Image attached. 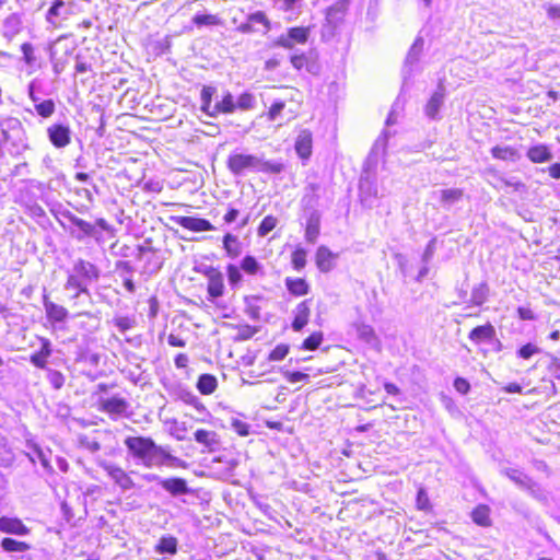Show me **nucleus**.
I'll list each match as a JSON object with an SVG mask.
<instances>
[{
  "instance_id": "27",
  "label": "nucleus",
  "mask_w": 560,
  "mask_h": 560,
  "mask_svg": "<svg viewBox=\"0 0 560 560\" xmlns=\"http://www.w3.org/2000/svg\"><path fill=\"white\" fill-rule=\"evenodd\" d=\"M358 337L368 345L375 346L378 343V338L371 325L364 323L354 324Z\"/></svg>"
},
{
  "instance_id": "38",
  "label": "nucleus",
  "mask_w": 560,
  "mask_h": 560,
  "mask_svg": "<svg viewBox=\"0 0 560 560\" xmlns=\"http://www.w3.org/2000/svg\"><path fill=\"white\" fill-rule=\"evenodd\" d=\"M499 188H505L506 191H517V192H525L526 187L525 184H523L520 179L515 177H511L509 179L506 178H500L498 183Z\"/></svg>"
},
{
  "instance_id": "17",
  "label": "nucleus",
  "mask_w": 560,
  "mask_h": 560,
  "mask_svg": "<svg viewBox=\"0 0 560 560\" xmlns=\"http://www.w3.org/2000/svg\"><path fill=\"white\" fill-rule=\"evenodd\" d=\"M160 486L173 497L188 494L190 492L187 481L178 477L161 480Z\"/></svg>"
},
{
  "instance_id": "3",
  "label": "nucleus",
  "mask_w": 560,
  "mask_h": 560,
  "mask_svg": "<svg viewBox=\"0 0 560 560\" xmlns=\"http://www.w3.org/2000/svg\"><path fill=\"white\" fill-rule=\"evenodd\" d=\"M0 130L4 140L11 142L19 150L30 149L26 132L19 118L0 116Z\"/></svg>"
},
{
  "instance_id": "63",
  "label": "nucleus",
  "mask_w": 560,
  "mask_h": 560,
  "mask_svg": "<svg viewBox=\"0 0 560 560\" xmlns=\"http://www.w3.org/2000/svg\"><path fill=\"white\" fill-rule=\"evenodd\" d=\"M291 63L294 69L301 70L307 66V58L305 55H293L291 57Z\"/></svg>"
},
{
  "instance_id": "57",
  "label": "nucleus",
  "mask_w": 560,
  "mask_h": 560,
  "mask_svg": "<svg viewBox=\"0 0 560 560\" xmlns=\"http://www.w3.org/2000/svg\"><path fill=\"white\" fill-rule=\"evenodd\" d=\"M247 20L252 23V25L254 23H259V24H264L267 30L270 28V22L267 19L266 14L261 11H257V12L249 14Z\"/></svg>"
},
{
  "instance_id": "37",
  "label": "nucleus",
  "mask_w": 560,
  "mask_h": 560,
  "mask_svg": "<svg viewBox=\"0 0 560 560\" xmlns=\"http://www.w3.org/2000/svg\"><path fill=\"white\" fill-rule=\"evenodd\" d=\"M1 547L7 552H25L30 549V545L24 541H19L12 538H3Z\"/></svg>"
},
{
  "instance_id": "45",
  "label": "nucleus",
  "mask_w": 560,
  "mask_h": 560,
  "mask_svg": "<svg viewBox=\"0 0 560 560\" xmlns=\"http://www.w3.org/2000/svg\"><path fill=\"white\" fill-rule=\"evenodd\" d=\"M66 2L63 0H56L52 5L49 8L46 19L49 23H54V19L67 15V12L63 11Z\"/></svg>"
},
{
  "instance_id": "5",
  "label": "nucleus",
  "mask_w": 560,
  "mask_h": 560,
  "mask_svg": "<svg viewBox=\"0 0 560 560\" xmlns=\"http://www.w3.org/2000/svg\"><path fill=\"white\" fill-rule=\"evenodd\" d=\"M310 36L307 27H291L287 34L280 35L275 42V46L292 49L295 44H305Z\"/></svg>"
},
{
  "instance_id": "31",
  "label": "nucleus",
  "mask_w": 560,
  "mask_h": 560,
  "mask_svg": "<svg viewBox=\"0 0 560 560\" xmlns=\"http://www.w3.org/2000/svg\"><path fill=\"white\" fill-rule=\"evenodd\" d=\"M223 248L231 258H236L242 253V246L237 236L228 233L223 237Z\"/></svg>"
},
{
  "instance_id": "29",
  "label": "nucleus",
  "mask_w": 560,
  "mask_h": 560,
  "mask_svg": "<svg viewBox=\"0 0 560 560\" xmlns=\"http://www.w3.org/2000/svg\"><path fill=\"white\" fill-rule=\"evenodd\" d=\"M285 287L288 291L295 295V296H302L306 295L310 290V285L307 282L302 278H287L285 279Z\"/></svg>"
},
{
  "instance_id": "42",
  "label": "nucleus",
  "mask_w": 560,
  "mask_h": 560,
  "mask_svg": "<svg viewBox=\"0 0 560 560\" xmlns=\"http://www.w3.org/2000/svg\"><path fill=\"white\" fill-rule=\"evenodd\" d=\"M46 372H47L46 377H47L49 384L51 385V387L54 389L62 388V386L65 385V381H66L65 375L61 372L52 370V369H47Z\"/></svg>"
},
{
  "instance_id": "14",
  "label": "nucleus",
  "mask_w": 560,
  "mask_h": 560,
  "mask_svg": "<svg viewBox=\"0 0 560 560\" xmlns=\"http://www.w3.org/2000/svg\"><path fill=\"white\" fill-rule=\"evenodd\" d=\"M433 196L443 208L450 209L463 199L464 191L459 188H447L434 191Z\"/></svg>"
},
{
  "instance_id": "4",
  "label": "nucleus",
  "mask_w": 560,
  "mask_h": 560,
  "mask_svg": "<svg viewBox=\"0 0 560 560\" xmlns=\"http://www.w3.org/2000/svg\"><path fill=\"white\" fill-rule=\"evenodd\" d=\"M23 30L21 13L12 12L0 20V34L8 42H12Z\"/></svg>"
},
{
  "instance_id": "7",
  "label": "nucleus",
  "mask_w": 560,
  "mask_h": 560,
  "mask_svg": "<svg viewBox=\"0 0 560 560\" xmlns=\"http://www.w3.org/2000/svg\"><path fill=\"white\" fill-rule=\"evenodd\" d=\"M171 220L182 228L194 232L213 231L215 229L210 221L202 218L175 215Z\"/></svg>"
},
{
  "instance_id": "26",
  "label": "nucleus",
  "mask_w": 560,
  "mask_h": 560,
  "mask_svg": "<svg viewBox=\"0 0 560 560\" xmlns=\"http://www.w3.org/2000/svg\"><path fill=\"white\" fill-rule=\"evenodd\" d=\"M423 45H424V40L421 37L416 38V40L413 42L412 46L410 47V49L407 54L406 61H405V70L404 71L406 73L410 74L411 70L408 69V67L415 65L419 60V57L423 49Z\"/></svg>"
},
{
  "instance_id": "54",
  "label": "nucleus",
  "mask_w": 560,
  "mask_h": 560,
  "mask_svg": "<svg viewBox=\"0 0 560 560\" xmlns=\"http://www.w3.org/2000/svg\"><path fill=\"white\" fill-rule=\"evenodd\" d=\"M79 442L82 447L90 451L91 453H96L101 450V444L96 440L90 439L89 436H81Z\"/></svg>"
},
{
  "instance_id": "51",
  "label": "nucleus",
  "mask_w": 560,
  "mask_h": 560,
  "mask_svg": "<svg viewBox=\"0 0 560 560\" xmlns=\"http://www.w3.org/2000/svg\"><path fill=\"white\" fill-rule=\"evenodd\" d=\"M114 324L120 332H126L136 325V320L128 316H119L114 318Z\"/></svg>"
},
{
  "instance_id": "22",
  "label": "nucleus",
  "mask_w": 560,
  "mask_h": 560,
  "mask_svg": "<svg viewBox=\"0 0 560 560\" xmlns=\"http://www.w3.org/2000/svg\"><path fill=\"white\" fill-rule=\"evenodd\" d=\"M195 440L207 447L210 452L215 451L219 446L218 434L214 431L198 429L195 432Z\"/></svg>"
},
{
  "instance_id": "24",
  "label": "nucleus",
  "mask_w": 560,
  "mask_h": 560,
  "mask_svg": "<svg viewBox=\"0 0 560 560\" xmlns=\"http://www.w3.org/2000/svg\"><path fill=\"white\" fill-rule=\"evenodd\" d=\"M360 197L363 203L369 207L373 206V199L377 197L376 186L368 178L360 180Z\"/></svg>"
},
{
  "instance_id": "48",
  "label": "nucleus",
  "mask_w": 560,
  "mask_h": 560,
  "mask_svg": "<svg viewBox=\"0 0 560 560\" xmlns=\"http://www.w3.org/2000/svg\"><path fill=\"white\" fill-rule=\"evenodd\" d=\"M256 104L255 96L252 93H243L238 96L237 103L235 104L237 108L242 110H248L254 108Z\"/></svg>"
},
{
  "instance_id": "32",
  "label": "nucleus",
  "mask_w": 560,
  "mask_h": 560,
  "mask_svg": "<svg viewBox=\"0 0 560 560\" xmlns=\"http://www.w3.org/2000/svg\"><path fill=\"white\" fill-rule=\"evenodd\" d=\"M218 387L215 376L211 374H201L197 382V388L202 395L212 394Z\"/></svg>"
},
{
  "instance_id": "2",
  "label": "nucleus",
  "mask_w": 560,
  "mask_h": 560,
  "mask_svg": "<svg viewBox=\"0 0 560 560\" xmlns=\"http://www.w3.org/2000/svg\"><path fill=\"white\" fill-rule=\"evenodd\" d=\"M226 166L234 175H242L245 171L279 174L283 170V165L279 162L264 161L256 155L243 153L230 154Z\"/></svg>"
},
{
  "instance_id": "16",
  "label": "nucleus",
  "mask_w": 560,
  "mask_h": 560,
  "mask_svg": "<svg viewBox=\"0 0 560 560\" xmlns=\"http://www.w3.org/2000/svg\"><path fill=\"white\" fill-rule=\"evenodd\" d=\"M337 257V254H334L328 247L322 245L316 250V266L322 272H329L334 269Z\"/></svg>"
},
{
  "instance_id": "34",
  "label": "nucleus",
  "mask_w": 560,
  "mask_h": 560,
  "mask_svg": "<svg viewBox=\"0 0 560 560\" xmlns=\"http://www.w3.org/2000/svg\"><path fill=\"white\" fill-rule=\"evenodd\" d=\"M261 300L262 298L258 295L245 296L244 299L245 313L254 320H258L260 317V306L258 303Z\"/></svg>"
},
{
  "instance_id": "15",
  "label": "nucleus",
  "mask_w": 560,
  "mask_h": 560,
  "mask_svg": "<svg viewBox=\"0 0 560 560\" xmlns=\"http://www.w3.org/2000/svg\"><path fill=\"white\" fill-rule=\"evenodd\" d=\"M294 319L292 322V329L301 331L308 323L311 315L310 300L300 302L293 310Z\"/></svg>"
},
{
  "instance_id": "1",
  "label": "nucleus",
  "mask_w": 560,
  "mask_h": 560,
  "mask_svg": "<svg viewBox=\"0 0 560 560\" xmlns=\"http://www.w3.org/2000/svg\"><path fill=\"white\" fill-rule=\"evenodd\" d=\"M129 454L147 468L167 466H182L183 460L173 456L163 446L158 445L151 438L128 436L125 439Z\"/></svg>"
},
{
  "instance_id": "13",
  "label": "nucleus",
  "mask_w": 560,
  "mask_h": 560,
  "mask_svg": "<svg viewBox=\"0 0 560 560\" xmlns=\"http://www.w3.org/2000/svg\"><path fill=\"white\" fill-rule=\"evenodd\" d=\"M445 93V86L440 81L436 91L432 94L424 108L425 115L430 119H438L439 110L444 103Z\"/></svg>"
},
{
  "instance_id": "21",
  "label": "nucleus",
  "mask_w": 560,
  "mask_h": 560,
  "mask_svg": "<svg viewBox=\"0 0 560 560\" xmlns=\"http://www.w3.org/2000/svg\"><path fill=\"white\" fill-rule=\"evenodd\" d=\"M0 530L24 536L28 534V528L19 518L0 517Z\"/></svg>"
},
{
  "instance_id": "12",
  "label": "nucleus",
  "mask_w": 560,
  "mask_h": 560,
  "mask_svg": "<svg viewBox=\"0 0 560 560\" xmlns=\"http://www.w3.org/2000/svg\"><path fill=\"white\" fill-rule=\"evenodd\" d=\"M206 276L208 278V293L211 298H220L224 293V278L221 271L218 269L210 267L206 271Z\"/></svg>"
},
{
  "instance_id": "47",
  "label": "nucleus",
  "mask_w": 560,
  "mask_h": 560,
  "mask_svg": "<svg viewBox=\"0 0 560 560\" xmlns=\"http://www.w3.org/2000/svg\"><path fill=\"white\" fill-rule=\"evenodd\" d=\"M323 338L322 331L313 332L303 341L302 349L308 351L316 350L320 346Z\"/></svg>"
},
{
  "instance_id": "52",
  "label": "nucleus",
  "mask_w": 560,
  "mask_h": 560,
  "mask_svg": "<svg viewBox=\"0 0 560 560\" xmlns=\"http://www.w3.org/2000/svg\"><path fill=\"white\" fill-rule=\"evenodd\" d=\"M226 272H228L229 282L232 287L240 284L241 281L243 280L242 272H241L240 268L236 267L235 265H229L226 267Z\"/></svg>"
},
{
  "instance_id": "9",
  "label": "nucleus",
  "mask_w": 560,
  "mask_h": 560,
  "mask_svg": "<svg viewBox=\"0 0 560 560\" xmlns=\"http://www.w3.org/2000/svg\"><path fill=\"white\" fill-rule=\"evenodd\" d=\"M128 407L127 400L119 397L105 398L100 401V410L108 413L112 419H117L125 415Z\"/></svg>"
},
{
  "instance_id": "53",
  "label": "nucleus",
  "mask_w": 560,
  "mask_h": 560,
  "mask_svg": "<svg viewBox=\"0 0 560 560\" xmlns=\"http://www.w3.org/2000/svg\"><path fill=\"white\" fill-rule=\"evenodd\" d=\"M289 353V346L287 345H278L270 353L268 359L270 361H281Z\"/></svg>"
},
{
  "instance_id": "58",
  "label": "nucleus",
  "mask_w": 560,
  "mask_h": 560,
  "mask_svg": "<svg viewBox=\"0 0 560 560\" xmlns=\"http://www.w3.org/2000/svg\"><path fill=\"white\" fill-rule=\"evenodd\" d=\"M47 359L40 351H36L31 355L30 362L38 369L47 370Z\"/></svg>"
},
{
  "instance_id": "30",
  "label": "nucleus",
  "mask_w": 560,
  "mask_h": 560,
  "mask_svg": "<svg viewBox=\"0 0 560 560\" xmlns=\"http://www.w3.org/2000/svg\"><path fill=\"white\" fill-rule=\"evenodd\" d=\"M178 540L174 536H162L155 546V551L160 555L170 553L175 555L177 552Z\"/></svg>"
},
{
  "instance_id": "33",
  "label": "nucleus",
  "mask_w": 560,
  "mask_h": 560,
  "mask_svg": "<svg viewBox=\"0 0 560 560\" xmlns=\"http://www.w3.org/2000/svg\"><path fill=\"white\" fill-rule=\"evenodd\" d=\"M240 268L250 276H264L262 266L257 261V259L254 256L250 255H247L242 259Z\"/></svg>"
},
{
  "instance_id": "36",
  "label": "nucleus",
  "mask_w": 560,
  "mask_h": 560,
  "mask_svg": "<svg viewBox=\"0 0 560 560\" xmlns=\"http://www.w3.org/2000/svg\"><path fill=\"white\" fill-rule=\"evenodd\" d=\"M492 156L505 161H516L520 158L518 152L509 145H497L492 148Z\"/></svg>"
},
{
  "instance_id": "62",
  "label": "nucleus",
  "mask_w": 560,
  "mask_h": 560,
  "mask_svg": "<svg viewBox=\"0 0 560 560\" xmlns=\"http://www.w3.org/2000/svg\"><path fill=\"white\" fill-rule=\"evenodd\" d=\"M232 427L241 436L249 434V425L242 420H234L232 422Z\"/></svg>"
},
{
  "instance_id": "25",
  "label": "nucleus",
  "mask_w": 560,
  "mask_h": 560,
  "mask_svg": "<svg viewBox=\"0 0 560 560\" xmlns=\"http://www.w3.org/2000/svg\"><path fill=\"white\" fill-rule=\"evenodd\" d=\"M527 158L533 163H544L550 161L552 159V154L548 147L544 144H538L528 149Z\"/></svg>"
},
{
  "instance_id": "20",
  "label": "nucleus",
  "mask_w": 560,
  "mask_h": 560,
  "mask_svg": "<svg viewBox=\"0 0 560 560\" xmlns=\"http://www.w3.org/2000/svg\"><path fill=\"white\" fill-rule=\"evenodd\" d=\"M43 305L47 318L51 322H63L68 317V311L63 306L51 302L47 295H44Z\"/></svg>"
},
{
  "instance_id": "10",
  "label": "nucleus",
  "mask_w": 560,
  "mask_h": 560,
  "mask_svg": "<svg viewBox=\"0 0 560 560\" xmlns=\"http://www.w3.org/2000/svg\"><path fill=\"white\" fill-rule=\"evenodd\" d=\"M73 271L80 276V278L84 281V283H86L88 287L92 282L97 281L100 278L98 268L94 264L83 259L75 261L73 265Z\"/></svg>"
},
{
  "instance_id": "18",
  "label": "nucleus",
  "mask_w": 560,
  "mask_h": 560,
  "mask_svg": "<svg viewBox=\"0 0 560 560\" xmlns=\"http://www.w3.org/2000/svg\"><path fill=\"white\" fill-rule=\"evenodd\" d=\"M65 217L80 230L79 234H74L72 232V235H74L77 240L81 241L85 236H92L97 238L95 226L92 223L84 221L83 219L70 212L65 214Z\"/></svg>"
},
{
  "instance_id": "55",
  "label": "nucleus",
  "mask_w": 560,
  "mask_h": 560,
  "mask_svg": "<svg viewBox=\"0 0 560 560\" xmlns=\"http://www.w3.org/2000/svg\"><path fill=\"white\" fill-rule=\"evenodd\" d=\"M417 508L421 511H428L431 508L428 493L422 488L417 493Z\"/></svg>"
},
{
  "instance_id": "49",
  "label": "nucleus",
  "mask_w": 560,
  "mask_h": 560,
  "mask_svg": "<svg viewBox=\"0 0 560 560\" xmlns=\"http://www.w3.org/2000/svg\"><path fill=\"white\" fill-rule=\"evenodd\" d=\"M306 250L304 248H296L292 254V265L298 271L302 270L306 265Z\"/></svg>"
},
{
  "instance_id": "23",
  "label": "nucleus",
  "mask_w": 560,
  "mask_h": 560,
  "mask_svg": "<svg viewBox=\"0 0 560 560\" xmlns=\"http://www.w3.org/2000/svg\"><path fill=\"white\" fill-rule=\"evenodd\" d=\"M320 215L317 211H312L307 218L305 238L310 243H315L319 234Z\"/></svg>"
},
{
  "instance_id": "60",
  "label": "nucleus",
  "mask_w": 560,
  "mask_h": 560,
  "mask_svg": "<svg viewBox=\"0 0 560 560\" xmlns=\"http://www.w3.org/2000/svg\"><path fill=\"white\" fill-rule=\"evenodd\" d=\"M284 106H285V104L283 101H276L269 109V113H268L269 119L276 120L278 118V116L281 114V112L283 110Z\"/></svg>"
},
{
  "instance_id": "64",
  "label": "nucleus",
  "mask_w": 560,
  "mask_h": 560,
  "mask_svg": "<svg viewBox=\"0 0 560 560\" xmlns=\"http://www.w3.org/2000/svg\"><path fill=\"white\" fill-rule=\"evenodd\" d=\"M546 12L549 19L551 20H560V4H545Z\"/></svg>"
},
{
  "instance_id": "11",
  "label": "nucleus",
  "mask_w": 560,
  "mask_h": 560,
  "mask_svg": "<svg viewBox=\"0 0 560 560\" xmlns=\"http://www.w3.org/2000/svg\"><path fill=\"white\" fill-rule=\"evenodd\" d=\"M502 472L520 488L527 490L529 493L535 492L537 483L524 471L517 468H505L504 470H502Z\"/></svg>"
},
{
  "instance_id": "8",
  "label": "nucleus",
  "mask_w": 560,
  "mask_h": 560,
  "mask_svg": "<svg viewBox=\"0 0 560 560\" xmlns=\"http://www.w3.org/2000/svg\"><path fill=\"white\" fill-rule=\"evenodd\" d=\"M101 467L107 472V475L124 490L133 488L135 483L129 475L119 466L110 463H102Z\"/></svg>"
},
{
  "instance_id": "61",
  "label": "nucleus",
  "mask_w": 560,
  "mask_h": 560,
  "mask_svg": "<svg viewBox=\"0 0 560 560\" xmlns=\"http://www.w3.org/2000/svg\"><path fill=\"white\" fill-rule=\"evenodd\" d=\"M34 454H35V457L39 460V463L42 464V466L46 469V470H51V465L49 463V459L48 457L45 455V453L43 452V450H40L38 446H35L34 447Z\"/></svg>"
},
{
  "instance_id": "6",
  "label": "nucleus",
  "mask_w": 560,
  "mask_h": 560,
  "mask_svg": "<svg viewBox=\"0 0 560 560\" xmlns=\"http://www.w3.org/2000/svg\"><path fill=\"white\" fill-rule=\"evenodd\" d=\"M71 129L65 124H52L47 128V137L57 149L66 148L71 142Z\"/></svg>"
},
{
  "instance_id": "44",
  "label": "nucleus",
  "mask_w": 560,
  "mask_h": 560,
  "mask_svg": "<svg viewBox=\"0 0 560 560\" xmlns=\"http://www.w3.org/2000/svg\"><path fill=\"white\" fill-rule=\"evenodd\" d=\"M277 223H278V219L276 217H273V215L265 217L258 226V230H257L258 235L261 237L266 236L269 232H271L276 228Z\"/></svg>"
},
{
  "instance_id": "50",
  "label": "nucleus",
  "mask_w": 560,
  "mask_h": 560,
  "mask_svg": "<svg viewBox=\"0 0 560 560\" xmlns=\"http://www.w3.org/2000/svg\"><path fill=\"white\" fill-rule=\"evenodd\" d=\"M540 352L541 349L537 345L529 342L518 349L517 355L524 360H529L535 354H538Z\"/></svg>"
},
{
  "instance_id": "19",
  "label": "nucleus",
  "mask_w": 560,
  "mask_h": 560,
  "mask_svg": "<svg viewBox=\"0 0 560 560\" xmlns=\"http://www.w3.org/2000/svg\"><path fill=\"white\" fill-rule=\"evenodd\" d=\"M312 133L302 130L295 140V151L301 159L307 160L312 154Z\"/></svg>"
},
{
  "instance_id": "59",
  "label": "nucleus",
  "mask_w": 560,
  "mask_h": 560,
  "mask_svg": "<svg viewBox=\"0 0 560 560\" xmlns=\"http://www.w3.org/2000/svg\"><path fill=\"white\" fill-rule=\"evenodd\" d=\"M487 292L488 288L486 284H482L480 288L474 290L471 295L474 303L478 305L482 304L487 299Z\"/></svg>"
},
{
  "instance_id": "46",
  "label": "nucleus",
  "mask_w": 560,
  "mask_h": 560,
  "mask_svg": "<svg viewBox=\"0 0 560 560\" xmlns=\"http://www.w3.org/2000/svg\"><path fill=\"white\" fill-rule=\"evenodd\" d=\"M192 22L197 26L220 25L221 24L220 18H218V15H214V14H196L192 18Z\"/></svg>"
},
{
  "instance_id": "35",
  "label": "nucleus",
  "mask_w": 560,
  "mask_h": 560,
  "mask_svg": "<svg viewBox=\"0 0 560 560\" xmlns=\"http://www.w3.org/2000/svg\"><path fill=\"white\" fill-rule=\"evenodd\" d=\"M67 290H77L73 298H78L81 293L89 294L88 285L74 271L68 277L66 283Z\"/></svg>"
},
{
  "instance_id": "39",
  "label": "nucleus",
  "mask_w": 560,
  "mask_h": 560,
  "mask_svg": "<svg viewBox=\"0 0 560 560\" xmlns=\"http://www.w3.org/2000/svg\"><path fill=\"white\" fill-rule=\"evenodd\" d=\"M471 517L476 524L488 526L490 524V510L487 505H479L472 511Z\"/></svg>"
},
{
  "instance_id": "40",
  "label": "nucleus",
  "mask_w": 560,
  "mask_h": 560,
  "mask_svg": "<svg viewBox=\"0 0 560 560\" xmlns=\"http://www.w3.org/2000/svg\"><path fill=\"white\" fill-rule=\"evenodd\" d=\"M469 338L475 342H487L490 340V324L478 326L474 328Z\"/></svg>"
},
{
  "instance_id": "41",
  "label": "nucleus",
  "mask_w": 560,
  "mask_h": 560,
  "mask_svg": "<svg viewBox=\"0 0 560 560\" xmlns=\"http://www.w3.org/2000/svg\"><path fill=\"white\" fill-rule=\"evenodd\" d=\"M214 93L215 89L212 86H203V89L201 90V109L209 116H211L213 107L211 105V101Z\"/></svg>"
},
{
  "instance_id": "56",
  "label": "nucleus",
  "mask_w": 560,
  "mask_h": 560,
  "mask_svg": "<svg viewBox=\"0 0 560 560\" xmlns=\"http://www.w3.org/2000/svg\"><path fill=\"white\" fill-rule=\"evenodd\" d=\"M21 50L23 52V59L24 61L32 66L35 62V55H34V48L31 43H24L21 46Z\"/></svg>"
},
{
  "instance_id": "43",
  "label": "nucleus",
  "mask_w": 560,
  "mask_h": 560,
  "mask_svg": "<svg viewBox=\"0 0 560 560\" xmlns=\"http://www.w3.org/2000/svg\"><path fill=\"white\" fill-rule=\"evenodd\" d=\"M55 103L52 100H45L35 104V109L43 118H48L55 113Z\"/></svg>"
},
{
  "instance_id": "28",
  "label": "nucleus",
  "mask_w": 560,
  "mask_h": 560,
  "mask_svg": "<svg viewBox=\"0 0 560 560\" xmlns=\"http://www.w3.org/2000/svg\"><path fill=\"white\" fill-rule=\"evenodd\" d=\"M236 108L233 95L228 92L222 101L215 103L212 107L211 117H215L219 113L232 114Z\"/></svg>"
}]
</instances>
